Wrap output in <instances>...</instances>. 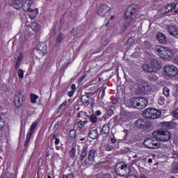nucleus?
<instances>
[{"mask_svg": "<svg viewBox=\"0 0 178 178\" xmlns=\"http://www.w3.org/2000/svg\"><path fill=\"white\" fill-rule=\"evenodd\" d=\"M141 15L134 5L129 6L124 14V22L120 25V31H126L128 27L141 20Z\"/></svg>", "mask_w": 178, "mask_h": 178, "instance_id": "nucleus-1", "label": "nucleus"}, {"mask_svg": "<svg viewBox=\"0 0 178 178\" xmlns=\"http://www.w3.org/2000/svg\"><path fill=\"white\" fill-rule=\"evenodd\" d=\"M155 51L157 55L160 56V58L165 59L166 60H168V59H171L172 58H173V51H172V50H170L168 47L159 45L156 47Z\"/></svg>", "mask_w": 178, "mask_h": 178, "instance_id": "nucleus-2", "label": "nucleus"}, {"mask_svg": "<svg viewBox=\"0 0 178 178\" xmlns=\"http://www.w3.org/2000/svg\"><path fill=\"white\" fill-rule=\"evenodd\" d=\"M129 105L136 109H144L148 105V100L145 97H137L129 100Z\"/></svg>", "mask_w": 178, "mask_h": 178, "instance_id": "nucleus-3", "label": "nucleus"}, {"mask_svg": "<svg viewBox=\"0 0 178 178\" xmlns=\"http://www.w3.org/2000/svg\"><path fill=\"white\" fill-rule=\"evenodd\" d=\"M135 126L137 127V129L144 130V131H146L147 133L152 131V124L151 122H148V120L147 119H138L135 122Z\"/></svg>", "mask_w": 178, "mask_h": 178, "instance_id": "nucleus-4", "label": "nucleus"}, {"mask_svg": "<svg viewBox=\"0 0 178 178\" xmlns=\"http://www.w3.org/2000/svg\"><path fill=\"white\" fill-rule=\"evenodd\" d=\"M142 67L145 72L154 73L156 69H161L162 66L161 62L158 61L156 58H154L151 60L150 65L145 63L142 65Z\"/></svg>", "mask_w": 178, "mask_h": 178, "instance_id": "nucleus-5", "label": "nucleus"}, {"mask_svg": "<svg viewBox=\"0 0 178 178\" xmlns=\"http://www.w3.org/2000/svg\"><path fill=\"white\" fill-rule=\"evenodd\" d=\"M115 171L118 176L126 177V176H128L129 173H130V168L127 164L120 162L116 164Z\"/></svg>", "mask_w": 178, "mask_h": 178, "instance_id": "nucleus-6", "label": "nucleus"}, {"mask_svg": "<svg viewBox=\"0 0 178 178\" xmlns=\"http://www.w3.org/2000/svg\"><path fill=\"white\" fill-rule=\"evenodd\" d=\"M47 54H48V46H47V43L39 42L36 45L35 58L40 60L41 58H44Z\"/></svg>", "mask_w": 178, "mask_h": 178, "instance_id": "nucleus-7", "label": "nucleus"}, {"mask_svg": "<svg viewBox=\"0 0 178 178\" xmlns=\"http://www.w3.org/2000/svg\"><path fill=\"white\" fill-rule=\"evenodd\" d=\"M162 115L161 111L155 108H147L143 111V116L146 119H159Z\"/></svg>", "mask_w": 178, "mask_h": 178, "instance_id": "nucleus-8", "label": "nucleus"}, {"mask_svg": "<svg viewBox=\"0 0 178 178\" xmlns=\"http://www.w3.org/2000/svg\"><path fill=\"white\" fill-rule=\"evenodd\" d=\"M37 126H38V120H35L31 124L29 130L26 134V137L24 145L25 147H27L30 145V140H31V137L33 134H34V131H35Z\"/></svg>", "mask_w": 178, "mask_h": 178, "instance_id": "nucleus-9", "label": "nucleus"}, {"mask_svg": "<svg viewBox=\"0 0 178 178\" xmlns=\"http://www.w3.org/2000/svg\"><path fill=\"white\" fill-rule=\"evenodd\" d=\"M163 72L168 77H175L177 76L178 69L175 65H167L163 67Z\"/></svg>", "mask_w": 178, "mask_h": 178, "instance_id": "nucleus-10", "label": "nucleus"}, {"mask_svg": "<svg viewBox=\"0 0 178 178\" xmlns=\"http://www.w3.org/2000/svg\"><path fill=\"white\" fill-rule=\"evenodd\" d=\"M143 145L146 148H149V149H156V148H159V146L161 145L158 140H154L153 138L145 139L143 141Z\"/></svg>", "mask_w": 178, "mask_h": 178, "instance_id": "nucleus-11", "label": "nucleus"}, {"mask_svg": "<svg viewBox=\"0 0 178 178\" xmlns=\"http://www.w3.org/2000/svg\"><path fill=\"white\" fill-rule=\"evenodd\" d=\"M156 137L160 141H169L170 140V133L168 130L160 129L157 131Z\"/></svg>", "mask_w": 178, "mask_h": 178, "instance_id": "nucleus-12", "label": "nucleus"}, {"mask_svg": "<svg viewBox=\"0 0 178 178\" xmlns=\"http://www.w3.org/2000/svg\"><path fill=\"white\" fill-rule=\"evenodd\" d=\"M24 101V95H23V92L19 90L17 92L14 97V105L17 109L20 108L22 105H23V102Z\"/></svg>", "mask_w": 178, "mask_h": 178, "instance_id": "nucleus-13", "label": "nucleus"}, {"mask_svg": "<svg viewBox=\"0 0 178 178\" xmlns=\"http://www.w3.org/2000/svg\"><path fill=\"white\" fill-rule=\"evenodd\" d=\"M137 84L138 86H142L141 92H145V94H148V92H151L152 90V87H151L149 83L144 79L137 81Z\"/></svg>", "mask_w": 178, "mask_h": 178, "instance_id": "nucleus-14", "label": "nucleus"}, {"mask_svg": "<svg viewBox=\"0 0 178 178\" xmlns=\"http://www.w3.org/2000/svg\"><path fill=\"white\" fill-rule=\"evenodd\" d=\"M112 8L106 4H101L97 9V13L98 16L104 17L108 12H111Z\"/></svg>", "mask_w": 178, "mask_h": 178, "instance_id": "nucleus-15", "label": "nucleus"}, {"mask_svg": "<svg viewBox=\"0 0 178 178\" xmlns=\"http://www.w3.org/2000/svg\"><path fill=\"white\" fill-rule=\"evenodd\" d=\"M169 12H170V13H177L176 11V8L175 7V3L165 6L161 9V13H163V15L169 13Z\"/></svg>", "mask_w": 178, "mask_h": 178, "instance_id": "nucleus-16", "label": "nucleus"}, {"mask_svg": "<svg viewBox=\"0 0 178 178\" xmlns=\"http://www.w3.org/2000/svg\"><path fill=\"white\" fill-rule=\"evenodd\" d=\"M95 155H97V150H95V149H90L88 154V159H85V165H88V162L94 161Z\"/></svg>", "mask_w": 178, "mask_h": 178, "instance_id": "nucleus-17", "label": "nucleus"}, {"mask_svg": "<svg viewBox=\"0 0 178 178\" xmlns=\"http://www.w3.org/2000/svg\"><path fill=\"white\" fill-rule=\"evenodd\" d=\"M34 3L33 0H25L21 4V8H22L24 12H27L31 9V5Z\"/></svg>", "mask_w": 178, "mask_h": 178, "instance_id": "nucleus-18", "label": "nucleus"}, {"mask_svg": "<svg viewBox=\"0 0 178 178\" xmlns=\"http://www.w3.org/2000/svg\"><path fill=\"white\" fill-rule=\"evenodd\" d=\"M168 32L170 35H174V37H178V29L177 26L175 25H169L168 26Z\"/></svg>", "mask_w": 178, "mask_h": 178, "instance_id": "nucleus-19", "label": "nucleus"}, {"mask_svg": "<svg viewBox=\"0 0 178 178\" xmlns=\"http://www.w3.org/2000/svg\"><path fill=\"white\" fill-rule=\"evenodd\" d=\"M88 154V152L87 151V147H85L82 149V152L81 155L79 157V162H83L84 159L87 158V155Z\"/></svg>", "mask_w": 178, "mask_h": 178, "instance_id": "nucleus-20", "label": "nucleus"}, {"mask_svg": "<svg viewBox=\"0 0 178 178\" xmlns=\"http://www.w3.org/2000/svg\"><path fill=\"white\" fill-rule=\"evenodd\" d=\"M27 12H29V17L33 20V19H35L37 16H38V8H31Z\"/></svg>", "mask_w": 178, "mask_h": 178, "instance_id": "nucleus-21", "label": "nucleus"}, {"mask_svg": "<svg viewBox=\"0 0 178 178\" xmlns=\"http://www.w3.org/2000/svg\"><path fill=\"white\" fill-rule=\"evenodd\" d=\"M87 123H88V121L87 120L83 121L81 120H77V122L75 123V126L77 127V130H81Z\"/></svg>", "mask_w": 178, "mask_h": 178, "instance_id": "nucleus-22", "label": "nucleus"}, {"mask_svg": "<svg viewBox=\"0 0 178 178\" xmlns=\"http://www.w3.org/2000/svg\"><path fill=\"white\" fill-rule=\"evenodd\" d=\"M156 39L159 40L160 44H166V36L162 33H159L156 35Z\"/></svg>", "mask_w": 178, "mask_h": 178, "instance_id": "nucleus-23", "label": "nucleus"}, {"mask_svg": "<svg viewBox=\"0 0 178 178\" xmlns=\"http://www.w3.org/2000/svg\"><path fill=\"white\" fill-rule=\"evenodd\" d=\"M26 0H14V2L13 3V6L15 8V9H17V10H19V9H21L22 8V3L24 2Z\"/></svg>", "mask_w": 178, "mask_h": 178, "instance_id": "nucleus-24", "label": "nucleus"}, {"mask_svg": "<svg viewBox=\"0 0 178 178\" xmlns=\"http://www.w3.org/2000/svg\"><path fill=\"white\" fill-rule=\"evenodd\" d=\"M110 130L111 129L109 128V125L104 124L102 128L101 133L103 136H108L109 134Z\"/></svg>", "mask_w": 178, "mask_h": 178, "instance_id": "nucleus-25", "label": "nucleus"}, {"mask_svg": "<svg viewBox=\"0 0 178 178\" xmlns=\"http://www.w3.org/2000/svg\"><path fill=\"white\" fill-rule=\"evenodd\" d=\"M88 136L92 140H95L98 137V130L92 129L88 133Z\"/></svg>", "mask_w": 178, "mask_h": 178, "instance_id": "nucleus-26", "label": "nucleus"}, {"mask_svg": "<svg viewBox=\"0 0 178 178\" xmlns=\"http://www.w3.org/2000/svg\"><path fill=\"white\" fill-rule=\"evenodd\" d=\"M30 27L33 31H38L41 29V26L38 22H32L30 24Z\"/></svg>", "mask_w": 178, "mask_h": 178, "instance_id": "nucleus-27", "label": "nucleus"}, {"mask_svg": "<svg viewBox=\"0 0 178 178\" xmlns=\"http://www.w3.org/2000/svg\"><path fill=\"white\" fill-rule=\"evenodd\" d=\"M88 118L92 124H95V123H98V117L95 115V114H91L90 115H88Z\"/></svg>", "mask_w": 178, "mask_h": 178, "instance_id": "nucleus-28", "label": "nucleus"}, {"mask_svg": "<svg viewBox=\"0 0 178 178\" xmlns=\"http://www.w3.org/2000/svg\"><path fill=\"white\" fill-rule=\"evenodd\" d=\"M76 131L75 129H71L68 134V140H74L76 138Z\"/></svg>", "mask_w": 178, "mask_h": 178, "instance_id": "nucleus-29", "label": "nucleus"}, {"mask_svg": "<svg viewBox=\"0 0 178 178\" xmlns=\"http://www.w3.org/2000/svg\"><path fill=\"white\" fill-rule=\"evenodd\" d=\"M74 92H76V84L74 83L71 86V90L67 93L68 97L72 98V97L74 95Z\"/></svg>", "mask_w": 178, "mask_h": 178, "instance_id": "nucleus-30", "label": "nucleus"}, {"mask_svg": "<svg viewBox=\"0 0 178 178\" xmlns=\"http://www.w3.org/2000/svg\"><path fill=\"white\" fill-rule=\"evenodd\" d=\"M30 98L31 104H35V102H37V99H38V95L31 93L30 95Z\"/></svg>", "mask_w": 178, "mask_h": 178, "instance_id": "nucleus-31", "label": "nucleus"}, {"mask_svg": "<svg viewBox=\"0 0 178 178\" xmlns=\"http://www.w3.org/2000/svg\"><path fill=\"white\" fill-rule=\"evenodd\" d=\"M0 90L6 92L8 91V86L3 82H0Z\"/></svg>", "mask_w": 178, "mask_h": 178, "instance_id": "nucleus-32", "label": "nucleus"}, {"mask_svg": "<svg viewBox=\"0 0 178 178\" xmlns=\"http://www.w3.org/2000/svg\"><path fill=\"white\" fill-rule=\"evenodd\" d=\"M163 94L165 95V97H170V90H169V88L164 87L163 88Z\"/></svg>", "mask_w": 178, "mask_h": 178, "instance_id": "nucleus-33", "label": "nucleus"}, {"mask_svg": "<svg viewBox=\"0 0 178 178\" xmlns=\"http://www.w3.org/2000/svg\"><path fill=\"white\" fill-rule=\"evenodd\" d=\"M81 101L83 104H88L90 101V97L87 95H82L81 97Z\"/></svg>", "mask_w": 178, "mask_h": 178, "instance_id": "nucleus-34", "label": "nucleus"}, {"mask_svg": "<svg viewBox=\"0 0 178 178\" xmlns=\"http://www.w3.org/2000/svg\"><path fill=\"white\" fill-rule=\"evenodd\" d=\"M67 105V101H64L58 108V113H60L62 112V109H63V106H66Z\"/></svg>", "mask_w": 178, "mask_h": 178, "instance_id": "nucleus-35", "label": "nucleus"}, {"mask_svg": "<svg viewBox=\"0 0 178 178\" xmlns=\"http://www.w3.org/2000/svg\"><path fill=\"white\" fill-rule=\"evenodd\" d=\"M172 173H178V163H175L172 164Z\"/></svg>", "mask_w": 178, "mask_h": 178, "instance_id": "nucleus-36", "label": "nucleus"}, {"mask_svg": "<svg viewBox=\"0 0 178 178\" xmlns=\"http://www.w3.org/2000/svg\"><path fill=\"white\" fill-rule=\"evenodd\" d=\"M60 143V139H59V138H56L54 144L56 145V149L57 151H59V149H60V147L58 146Z\"/></svg>", "mask_w": 178, "mask_h": 178, "instance_id": "nucleus-37", "label": "nucleus"}, {"mask_svg": "<svg viewBox=\"0 0 178 178\" xmlns=\"http://www.w3.org/2000/svg\"><path fill=\"white\" fill-rule=\"evenodd\" d=\"M63 41V34L62 33H59L56 38V42L60 44Z\"/></svg>", "mask_w": 178, "mask_h": 178, "instance_id": "nucleus-38", "label": "nucleus"}, {"mask_svg": "<svg viewBox=\"0 0 178 178\" xmlns=\"http://www.w3.org/2000/svg\"><path fill=\"white\" fill-rule=\"evenodd\" d=\"M164 124H165L168 129H173V127H175V124L173 122H164Z\"/></svg>", "mask_w": 178, "mask_h": 178, "instance_id": "nucleus-39", "label": "nucleus"}, {"mask_svg": "<svg viewBox=\"0 0 178 178\" xmlns=\"http://www.w3.org/2000/svg\"><path fill=\"white\" fill-rule=\"evenodd\" d=\"M69 155L70 156V158H74L76 155V149H74V147H72L71 151L69 152Z\"/></svg>", "mask_w": 178, "mask_h": 178, "instance_id": "nucleus-40", "label": "nucleus"}, {"mask_svg": "<svg viewBox=\"0 0 178 178\" xmlns=\"http://www.w3.org/2000/svg\"><path fill=\"white\" fill-rule=\"evenodd\" d=\"M18 77L19 79H23V77H24V71H23V70H18Z\"/></svg>", "mask_w": 178, "mask_h": 178, "instance_id": "nucleus-41", "label": "nucleus"}, {"mask_svg": "<svg viewBox=\"0 0 178 178\" xmlns=\"http://www.w3.org/2000/svg\"><path fill=\"white\" fill-rule=\"evenodd\" d=\"M24 58V56L23 55V53L20 52L18 54L17 60H18L19 62H23V59Z\"/></svg>", "mask_w": 178, "mask_h": 178, "instance_id": "nucleus-42", "label": "nucleus"}, {"mask_svg": "<svg viewBox=\"0 0 178 178\" xmlns=\"http://www.w3.org/2000/svg\"><path fill=\"white\" fill-rule=\"evenodd\" d=\"M62 178H74V174L73 173L65 174V175H63Z\"/></svg>", "mask_w": 178, "mask_h": 178, "instance_id": "nucleus-43", "label": "nucleus"}, {"mask_svg": "<svg viewBox=\"0 0 178 178\" xmlns=\"http://www.w3.org/2000/svg\"><path fill=\"white\" fill-rule=\"evenodd\" d=\"M5 127V120L0 116V129Z\"/></svg>", "mask_w": 178, "mask_h": 178, "instance_id": "nucleus-44", "label": "nucleus"}, {"mask_svg": "<svg viewBox=\"0 0 178 178\" xmlns=\"http://www.w3.org/2000/svg\"><path fill=\"white\" fill-rule=\"evenodd\" d=\"M20 65H22V61H18L17 60L15 61V70H19V67H20Z\"/></svg>", "mask_w": 178, "mask_h": 178, "instance_id": "nucleus-45", "label": "nucleus"}, {"mask_svg": "<svg viewBox=\"0 0 178 178\" xmlns=\"http://www.w3.org/2000/svg\"><path fill=\"white\" fill-rule=\"evenodd\" d=\"M115 17H116L115 15H112L110 17V20H108V22L106 23V27H108V26H110V24H112V21L111 20H113V19H115Z\"/></svg>", "mask_w": 178, "mask_h": 178, "instance_id": "nucleus-46", "label": "nucleus"}, {"mask_svg": "<svg viewBox=\"0 0 178 178\" xmlns=\"http://www.w3.org/2000/svg\"><path fill=\"white\" fill-rule=\"evenodd\" d=\"M77 31H79V29H77V28L73 29L71 31V34H72V35H74V36L77 35Z\"/></svg>", "mask_w": 178, "mask_h": 178, "instance_id": "nucleus-47", "label": "nucleus"}, {"mask_svg": "<svg viewBox=\"0 0 178 178\" xmlns=\"http://www.w3.org/2000/svg\"><path fill=\"white\" fill-rule=\"evenodd\" d=\"M149 80L151 81H157L158 80V76H155V75H152L149 76Z\"/></svg>", "mask_w": 178, "mask_h": 178, "instance_id": "nucleus-48", "label": "nucleus"}, {"mask_svg": "<svg viewBox=\"0 0 178 178\" xmlns=\"http://www.w3.org/2000/svg\"><path fill=\"white\" fill-rule=\"evenodd\" d=\"M60 126V121H57L56 123L54 124V129H56V130H58L59 127Z\"/></svg>", "mask_w": 178, "mask_h": 178, "instance_id": "nucleus-49", "label": "nucleus"}, {"mask_svg": "<svg viewBox=\"0 0 178 178\" xmlns=\"http://www.w3.org/2000/svg\"><path fill=\"white\" fill-rule=\"evenodd\" d=\"M114 113H115V111H113V110H112V109H109L107 111V115H108V116H109V118H111V116L113 115Z\"/></svg>", "mask_w": 178, "mask_h": 178, "instance_id": "nucleus-50", "label": "nucleus"}, {"mask_svg": "<svg viewBox=\"0 0 178 178\" xmlns=\"http://www.w3.org/2000/svg\"><path fill=\"white\" fill-rule=\"evenodd\" d=\"M106 151H112V149H113V146H112L109 144H107L106 146Z\"/></svg>", "mask_w": 178, "mask_h": 178, "instance_id": "nucleus-51", "label": "nucleus"}, {"mask_svg": "<svg viewBox=\"0 0 178 178\" xmlns=\"http://www.w3.org/2000/svg\"><path fill=\"white\" fill-rule=\"evenodd\" d=\"M172 115L174 118L176 119H178V108H177L175 111H173Z\"/></svg>", "mask_w": 178, "mask_h": 178, "instance_id": "nucleus-52", "label": "nucleus"}, {"mask_svg": "<svg viewBox=\"0 0 178 178\" xmlns=\"http://www.w3.org/2000/svg\"><path fill=\"white\" fill-rule=\"evenodd\" d=\"M101 115H102V112H101V111L97 110L95 112V116H101Z\"/></svg>", "mask_w": 178, "mask_h": 178, "instance_id": "nucleus-53", "label": "nucleus"}, {"mask_svg": "<svg viewBox=\"0 0 178 178\" xmlns=\"http://www.w3.org/2000/svg\"><path fill=\"white\" fill-rule=\"evenodd\" d=\"M118 100L116 98L113 99L111 101V104H113V105H116V104H118Z\"/></svg>", "mask_w": 178, "mask_h": 178, "instance_id": "nucleus-54", "label": "nucleus"}, {"mask_svg": "<svg viewBox=\"0 0 178 178\" xmlns=\"http://www.w3.org/2000/svg\"><path fill=\"white\" fill-rule=\"evenodd\" d=\"M56 138H58V137H56V134H51V140L52 141H54V140H56Z\"/></svg>", "mask_w": 178, "mask_h": 178, "instance_id": "nucleus-55", "label": "nucleus"}, {"mask_svg": "<svg viewBox=\"0 0 178 178\" xmlns=\"http://www.w3.org/2000/svg\"><path fill=\"white\" fill-rule=\"evenodd\" d=\"M111 141L112 144H116V138L115 137L111 138Z\"/></svg>", "mask_w": 178, "mask_h": 178, "instance_id": "nucleus-56", "label": "nucleus"}, {"mask_svg": "<svg viewBox=\"0 0 178 178\" xmlns=\"http://www.w3.org/2000/svg\"><path fill=\"white\" fill-rule=\"evenodd\" d=\"M134 40L133 38H129L127 40V43L130 44V42H133Z\"/></svg>", "mask_w": 178, "mask_h": 178, "instance_id": "nucleus-57", "label": "nucleus"}, {"mask_svg": "<svg viewBox=\"0 0 178 178\" xmlns=\"http://www.w3.org/2000/svg\"><path fill=\"white\" fill-rule=\"evenodd\" d=\"M49 156H51V152H49V150H48V151L46 152V157H47V158H49Z\"/></svg>", "mask_w": 178, "mask_h": 178, "instance_id": "nucleus-58", "label": "nucleus"}, {"mask_svg": "<svg viewBox=\"0 0 178 178\" xmlns=\"http://www.w3.org/2000/svg\"><path fill=\"white\" fill-rule=\"evenodd\" d=\"M174 62H175V65H178V56H177V57L175 58Z\"/></svg>", "mask_w": 178, "mask_h": 178, "instance_id": "nucleus-59", "label": "nucleus"}, {"mask_svg": "<svg viewBox=\"0 0 178 178\" xmlns=\"http://www.w3.org/2000/svg\"><path fill=\"white\" fill-rule=\"evenodd\" d=\"M81 113H83V112H79V113H78V115H77L78 119H81Z\"/></svg>", "mask_w": 178, "mask_h": 178, "instance_id": "nucleus-60", "label": "nucleus"}, {"mask_svg": "<svg viewBox=\"0 0 178 178\" xmlns=\"http://www.w3.org/2000/svg\"><path fill=\"white\" fill-rule=\"evenodd\" d=\"M159 104H160V105H163V102L162 101V99H159Z\"/></svg>", "mask_w": 178, "mask_h": 178, "instance_id": "nucleus-61", "label": "nucleus"}, {"mask_svg": "<svg viewBox=\"0 0 178 178\" xmlns=\"http://www.w3.org/2000/svg\"><path fill=\"white\" fill-rule=\"evenodd\" d=\"M147 162L148 163H152V159H149Z\"/></svg>", "mask_w": 178, "mask_h": 178, "instance_id": "nucleus-62", "label": "nucleus"}, {"mask_svg": "<svg viewBox=\"0 0 178 178\" xmlns=\"http://www.w3.org/2000/svg\"><path fill=\"white\" fill-rule=\"evenodd\" d=\"M24 133V131H23V127H21L20 128V134Z\"/></svg>", "mask_w": 178, "mask_h": 178, "instance_id": "nucleus-63", "label": "nucleus"}, {"mask_svg": "<svg viewBox=\"0 0 178 178\" xmlns=\"http://www.w3.org/2000/svg\"><path fill=\"white\" fill-rule=\"evenodd\" d=\"M102 94V97H104L105 96V90H103Z\"/></svg>", "mask_w": 178, "mask_h": 178, "instance_id": "nucleus-64", "label": "nucleus"}]
</instances>
